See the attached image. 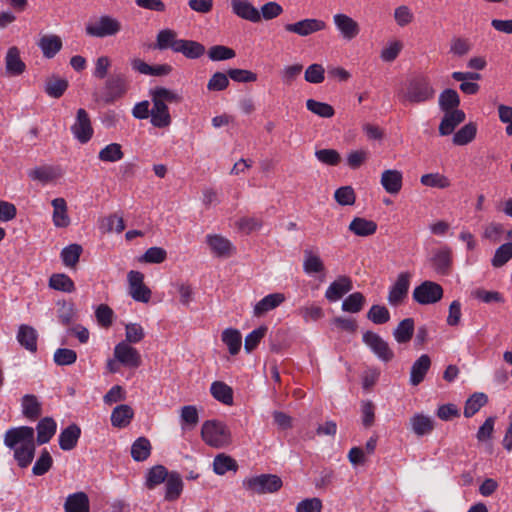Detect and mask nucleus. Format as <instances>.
I'll list each match as a JSON object with an SVG mask.
<instances>
[{
  "label": "nucleus",
  "instance_id": "1a4fd4ad",
  "mask_svg": "<svg viewBox=\"0 0 512 512\" xmlns=\"http://www.w3.org/2000/svg\"><path fill=\"white\" fill-rule=\"evenodd\" d=\"M430 263L434 271L442 276L450 274L453 265V252L448 245L433 250Z\"/></svg>",
  "mask_w": 512,
  "mask_h": 512
},
{
  "label": "nucleus",
  "instance_id": "338daca9",
  "mask_svg": "<svg viewBox=\"0 0 512 512\" xmlns=\"http://www.w3.org/2000/svg\"><path fill=\"white\" fill-rule=\"evenodd\" d=\"M77 359V354L74 350L68 348H59L54 353V361L59 366L71 365Z\"/></svg>",
  "mask_w": 512,
  "mask_h": 512
},
{
  "label": "nucleus",
  "instance_id": "c9c22d12",
  "mask_svg": "<svg viewBox=\"0 0 512 512\" xmlns=\"http://www.w3.org/2000/svg\"><path fill=\"white\" fill-rule=\"evenodd\" d=\"M38 45L44 57L51 59L61 50L62 41L56 35H45L40 39Z\"/></svg>",
  "mask_w": 512,
  "mask_h": 512
},
{
  "label": "nucleus",
  "instance_id": "393cba45",
  "mask_svg": "<svg viewBox=\"0 0 512 512\" xmlns=\"http://www.w3.org/2000/svg\"><path fill=\"white\" fill-rule=\"evenodd\" d=\"M286 297L283 293H272L266 295L254 306V315L259 317L280 306Z\"/></svg>",
  "mask_w": 512,
  "mask_h": 512
},
{
  "label": "nucleus",
  "instance_id": "2eb2a0df",
  "mask_svg": "<svg viewBox=\"0 0 512 512\" xmlns=\"http://www.w3.org/2000/svg\"><path fill=\"white\" fill-rule=\"evenodd\" d=\"M114 356L118 362L128 367L136 368L141 364L139 352L125 341L115 346Z\"/></svg>",
  "mask_w": 512,
  "mask_h": 512
},
{
  "label": "nucleus",
  "instance_id": "4c0bfd02",
  "mask_svg": "<svg viewBox=\"0 0 512 512\" xmlns=\"http://www.w3.org/2000/svg\"><path fill=\"white\" fill-rule=\"evenodd\" d=\"M151 443L146 437L137 438L131 446V457L137 462L145 461L151 454Z\"/></svg>",
  "mask_w": 512,
  "mask_h": 512
},
{
  "label": "nucleus",
  "instance_id": "aec40b11",
  "mask_svg": "<svg viewBox=\"0 0 512 512\" xmlns=\"http://www.w3.org/2000/svg\"><path fill=\"white\" fill-rule=\"evenodd\" d=\"M353 288L352 281L347 276H339L333 281L325 292V297L330 302L338 301Z\"/></svg>",
  "mask_w": 512,
  "mask_h": 512
},
{
  "label": "nucleus",
  "instance_id": "4468645a",
  "mask_svg": "<svg viewBox=\"0 0 512 512\" xmlns=\"http://www.w3.org/2000/svg\"><path fill=\"white\" fill-rule=\"evenodd\" d=\"M363 342L383 361H390L394 353L389 345L378 334L367 331L363 334Z\"/></svg>",
  "mask_w": 512,
  "mask_h": 512
},
{
  "label": "nucleus",
  "instance_id": "603ef678",
  "mask_svg": "<svg viewBox=\"0 0 512 512\" xmlns=\"http://www.w3.org/2000/svg\"><path fill=\"white\" fill-rule=\"evenodd\" d=\"M476 132L477 129L475 124L468 123L454 134L453 143L459 146L466 145L475 138Z\"/></svg>",
  "mask_w": 512,
  "mask_h": 512
},
{
  "label": "nucleus",
  "instance_id": "b1692460",
  "mask_svg": "<svg viewBox=\"0 0 512 512\" xmlns=\"http://www.w3.org/2000/svg\"><path fill=\"white\" fill-rule=\"evenodd\" d=\"M206 242L217 257H229L232 254V243L221 235H207Z\"/></svg>",
  "mask_w": 512,
  "mask_h": 512
},
{
  "label": "nucleus",
  "instance_id": "69168bd1",
  "mask_svg": "<svg viewBox=\"0 0 512 512\" xmlns=\"http://www.w3.org/2000/svg\"><path fill=\"white\" fill-rule=\"evenodd\" d=\"M212 396L226 405L233 403V391L230 386H210Z\"/></svg>",
  "mask_w": 512,
  "mask_h": 512
},
{
  "label": "nucleus",
  "instance_id": "72a5a7b5",
  "mask_svg": "<svg viewBox=\"0 0 512 512\" xmlns=\"http://www.w3.org/2000/svg\"><path fill=\"white\" fill-rule=\"evenodd\" d=\"M431 366L430 357L427 354L421 355L412 365L410 372L411 384H420Z\"/></svg>",
  "mask_w": 512,
  "mask_h": 512
},
{
  "label": "nucleus",
  "instance_id": "5701e85b",
  "mask_svg": "<svg viewBox=\"0 0 512 512\" xmlns=\"http://www.w3.org/2000/svg\"><path fill=\"white\" fill-rule=\"evenodd\" d=\"M403 175L395 169L385 170L381 175V185L384 190L392 195L400 192L402 188Z\"/></svg>",
  "mask_w": 512,
  "mask_h": 512
},
{
  "label": "nucleus",
  "instance_id": "e2e57ef3",
  "mask_svg": "<svg viewBox=\"0 0 512 512\" xmlns=\"http://www.w3.org/2000/svg\"><path fill=\"white\" fill-rule=\"evenodd\" d=\"M167 252L161 247H151L141 257V261L145 263L159 264L166 260Z\"/></svg>",
  "mask_w": 512,
  "mask_h": 512
},
{
  "label": "nucleus",
  "instance_id": "774afa93",
  "mask_svg": "<svg viewBox=\"0 0 512 512\" xmlns=\"http://www.w3.org/2000/svg\"><path fill=\"white\" fill-rule=\"evenodd\" d=\"M144 329L138 323H129L125 326V337L129 343H139L144 338Z\"/></svg>",
  "mask_w": 512,
  "mask_h": 512
},
{
  "label": "nucleus",
  "instance_id": "79ce46f5",
  "mask_svg": "<svg viewBox=\"0 0 512 512\" xmlns=\"http://www.w3.org/2000/svg\"><path fill=\"white\" fill-rule=\"evenodd\" d=\"M439 107L444 111L458 110L460 97L454 89H445L439 95Z\"/></svg>",
  "mask_w": 512,
  "mask_h": 512
},
{
  "label": "nucleus",
  "instance_id": "bb28decb",
  "mask_svg": "<svg viewBox=\"0 0 512 512\" xmlns=\"http://www.w3.org/2000/svg\"><path fill=\"white\" fill-rule=\"evenodd\" d=\"M175 53H181L188 59H198L205 53V46L194 40L181 39L178 41Z\"/></svg>",
  "mask_w": 512,
  "mask_h": 512
},
{
  "label": "nucleus",
  "instance_id": "9d476101",
  "mask_svg": "<svg viewBox=\"0 0 512 512\" xmlns=\"http://www.w3.org/2000/svg\"><path fill=\"white\" fill-rule=\"evenodd\" d=\"M326 28V23L321 19L305 18L295 23H288L284 25L287 32L297 34L301 37L309 36L313 33L322 31Z\"/></svg>",
  "mask_w": 512,
  "mask_h": 512
},
{
  "label": "nucleus",
  "instance_id": "8fccbe9b",
  "mask_svg": "<svg viewBox=\"0 0 512 512\" xmlns=\"http://www.w3.org/2000/svg\"><path fill=\"white\" fill-rule=\"evenodd\" d=\"M420 183L424 186L438 189H446L451 185L449 178L438 172L422 175Z\"/></svg>",
  "mask_w": 512,
  "mask_h": 512
},
{
  "label": "nucleus",
  "instance_id": "bf43d9fd",
  "mask_svg": "<svg viewBox=\"0 0 512 512\" xmlns=\"http://www.w3.org/2000/svg\"><path fill=\"white\" fill-rule=\"evenodd\" d=\"M512 258V243L508 242L496 249L492 259L494 267H501Z\"/></svg>",
  "mask_w": 512,
  "mask_h": 512
},
{
  "label": "nucleus",
  "instance_id": "5fc2aeb1",
  "mask_svg": "<svg viewBox=\"0 0 512 512\" xmlns=\"http://www.w3.org/2000/svg\"><path fill=\"white\" fill-rule=\"evenodd\" d=\"M49 286L63 292H73L75 285L72 279L65 274H53L49 279Z\"/></svg>",
  "mask_w": 512,
  "mask_h": 512
},
{
  "label": "nucleus",
  "instance_id": "58836bf2",
  "mask_svg": "<svg viewBox=\"0 0 512 512\" xmlns=\"http://www.w3.org/2000/svg\"><path fill=\"white\" fill-rule=\"evenodd\" d=\"M22 412L30 420H36L41 415V403L36 396L28 394L22 398Z\"/></svg>",
  "mask_w": 512,
  "mask_h": 512
},
{
  "label": "nucleus",
  "instance_id": "2f4dec72",
  "mask_svg": "<svg viewBox=\"0 0 512 512\" xmlns=\"http://www.w3.org/2000/svg\"><path fill=\"white\" fill-rule=\"evenodd\" d=\"M37 430V443L39 445L48 443L51 438L55 435L57 430V424L51 417H45L41 419L36 427Z\"/></svg>",
  "mask_w": 512,
  "mask_h": 512
},
{
  "label": "nucleus",
  "instance_id": "f257e3e1",
  "mask_svg": "<svg viewBox=\"0 0 512 512\" xmlns=\"http://www.w3.org/2000/svg\"><path fill=\"white\" fill-rule=\"evenodd\" d=\"M4 444L14 450V458L18 466L26 468L35 455V431L29 426L10 428L5 432Z\"/></svg>",
  "mask_w": 512,
  "mask_h": 512
},
{
  "label": "nucleus",
  "instance_id": "6e6552de",
  "mask_svg": "<svg viewBox=\"0 0 512 512\" xmlns=\"http://www.w3.org/2000/svg\"><path fill=\"white\" fill-rule=\"evenodd\" d=\"M71 132L74 138L81 144L91 140L94 134L91 119L87 111L83 108L77 110L75 122L71 126Z\"/></svg>",
  "mask_w": 512,
  "mask_h": 512
},
{
  "label": "nucleus",
  "instance_id": "4d7b16f0",
  "mask_svg": "<svg viewBox=\"0 0 512 512\" xmlns=\"http://www.w3.org/2000/svg\"><path fill=\"white\" fill-rule=\"evenodd\" d=\"M306 107L312 113L323 118H330L335 113L334 108L331 105L314 99H308L306 101Z\"/></svg>",
  "mask_w": 512,
  "mask_h": 512
},
{
  "label": "nucleus",
  "instance_id": "ddd939ff",
  "mask_svg": "<svg viewBox=\"0 0 512 512\" xmlns=\"http://www.w3.org/2000/svg\"><path fill=\"white\" fill-rule=\"evenodd\" d=\"M126 92V81L123 75L114 74L107 78L104 86L103 100L105 103H113Z\"/></svg>",
  "mask_w": 512,
  "mask_h": 512
},
{
  "label": "nucleus",
  "instance_id": "f03ea898",
  "mask_svg": "<svg viewBox=\"0 0 512 512\" xmlns=\"http://www.w3.org/2000/svg\"><path fill=\"white\" fill-rule=\"evenodd\" d=\"M150 96L153 104L151 108V124L157 128L168 127L171 124L168 104L181 102V95L164 87H155L150 90Z\"/></svg>",
  "mask_w": 512,
  "mask_h": 512
},
{
  "label": "nucleus",
  "instance_id": "7ed1b4c3",
  "mask_svg": "<svg viewBox=\"0 0 512 512\" xmlns=\"http://www.w3.org/2000/svg\"><path fill=\"white\" fill-rule=\"evenodd\" d=\"M435 92L430 79L427 76L419 75L408 81L401 96L403 102L421 104L432 100Z\"/></svg>",
  "mask_w": 512,
  "mask_h": 512
},
{
  "label": "nucleus",
  "instance_id": "20e7f679",
  "mask_svg": "<svg viewBox=\"0 0 512 512\" xmlns=\"http://www.w3.org/2000/svg\"><path fill=\"white\" fill-rule=\"evenodd\" d=\"M201 436L206 444L215 448L225 447L231 440L228 427L217 420L205 421L201 428Z\"/></svg>",
  "mask_w": 512,
  "mask_h": 512
},
{
  "label": "nucleus",
  "instance_id": "864d4df0",
  "mask_svg": "<svg viewBox=\"0 0 512 512\" xmlns=\"http://www.w3.org/2000/svg\"><path fill=\"white\" fill-rule=\"evenodd\" d=\"M365 301L362 293L354 292L342 302V310L349 313H358L362 310Z\"/></svg>",
  "mask_w": 512,
  "mask_h": 512
},
{
  "label": "nucleus",
  "instance_id": "0e129e2a",
  "mask_svg": "<svg viewBox=\"0 0 512 512\" xmlns=\"http://www.w3.org/2000/svg\"><path fill=\"white\" fill-rule=\"evenodd\" d=\"M266 332V326H260L259 328L250 332L245 338V350L247 352H251L253 349H255L258 346L261 339L265 336Z\"/></svg>",
  "mask_w": 512,
  "mask_h": 512
},
{
  "label": "nucleus",
  "instance_id": "423d86ee",
  "mask_svg": "<svg viewBox=\"0 0 512 512\" xmlns=\"http://www.w3.org/2000/svg\"><path fill=\"white\" fill-rule=\"evenodd\" d=\"M121 30V23L108 15L99 17L98 19L86 25V34L92 37L104 38L114 36Z\"/></svg>",
  "mask_w": 512,
  "mask_h": 512
},
{
  "label": "nucleus",
  "instance_id": "f704fd0d",
  "mask_svg": "<svg viewBox=\"0 0 512 512\" xmlns=\"http://www.w3.org/2000/svg\"><path fill=\"white\" fill-rule=\"evenodd\" d=\"M349 230L357 236L367 237L377 230L376 222L361 217H355L349 224Z\"/></svg>",
  "mask_w": 512,
  "mask_h": 512
},
{
  "label": "nucleus",
  "instance_id": "0eeeda50",
  "mask_svg": "<svg viewBox=\"0 0 512 512\" xmlns=\"http://www.w3.org/2000/svg\"><path fill=\"white\" fill-rule=\"evenodd\" d=\"M443 288L440 284L426 280L413 290V300L421 305H430L439 302L443 297Z\"/></svg>",
  "mask_w": 512,
  "mask_h": 512
},
{
  "label": "nucleus",
  "instance_id": "473e14b6",
  "mask_svg": "<svg viewBox=\"0 0 512 512\" xmlns=\"http://www.w3.org/2000/svg\"><path fill=\"white\" fill-rule=\"evenodd\" d=\"M58 170L53 166H39L28 171V176L34 181L40 182L42 185H46L56 178L59 177Z\"/></svg>",
  "mask_w": 512,
  "mask_h": 512
},
{
  "label": "nucleus",
  "instance_id": "c85d7f7f",
  "mask_svg": "<svg viewBox=\"0 0 512 512\" xmlns=\"http://www.w3.org/2000/svg\"><path fill=\"white\" fill-rule=\"evenodd\" d=\"M183 490V480L178 472H170V475L165 480V500H177Z\"/></svg>",
  "mask_w": 512,
  "mask_h": 512
},
{
  "label": "nucleus",
  "instance_id": "13d9d810",
  "mask_svg": "<svg viewBox=\"0 0 512 512\" xmlns=\"http://www.w3.org/2000/svg\"><path fill=\"white\" fill-rule=\"evenodd\" d=\"M53 459L50 455V453L44 449L39 458L36 460L32 472L36 476H42L46 474L52 467Z\"/></svg>",
  "mask_w": 512,
  "mask_h": 512
},
{
  "label": "nucleus",
  "instance_id": "e433bc0d",
  "mask_svg": "<svg viewBox=\"0 0 512 512\" xmlns=\"http://www.w3.org/2000/svg\"><path fill=\"white\" fill-rule=\"evenodd\" d=\"M179 40L174 30L163 29L157 34L155 47L159 50L171 49L175 52Z\"/></svg>",
  "mask_w": 512,
  "mask_h": 512
},
{
  "label": "nucleus",
  "instance_id": "c03bdc74",
  "mask_svg": "<svg viewBox=\"0 0 512 512\" xmlns=\"http://www.w3.org/2000/svg\"><path fill=\"white\" fill-rule=\"evenodd\" d=\"M170 475L168 470L163 465L153 466L146 475V486L148 489H154L156 486L165 482Z\"/></svg>",
  "mask_w": 512,
  "mask_h": 512
},
{
  "label": "nucleus",
  "instance_id": "680f3d73",
  "mask_svg": "<svg viewBox=\"0 0 512 512\" xmlns=\"http://www.w3.org/2000/svg\"><path fill=\"white\" fill-rule=\"evenodd\" d=\"M208 57L212 61L228 60L235 57V51L223 45H215L209 49Z\"/></svg>",
  "mask_w": 512,
  "mask_h": 512
},
{
  "label": "nucleus",
  "instance_id": "39448f33",
  "mask_svg": "<svg viewBox=\"0 0 512 512\" xmlns=\"http://www.w3.org/2000/svg\"><path fill=\"white\" fill-rule=\"evenodd\" d=\"M243 487L252 494L274 493L282 487V480L277 475L261 474L245 478Z\"/></svg>",
  "mask_w": 512,
  "mask_h": 512
},
{
  "label": "nucleus",
  "instance_id": "ea45409f",
  "mask_svg": "<svg viewBox=\"0 0 512 512\" xmlns=\"http://www.w3.org/2000/svg\"><path fill=\"white\" fill-rule=\"evenodd\" d=\"M133 417V410L128 405H119L111 414V423L114 427H126Z\"/></svg>",
  "mask_w": 512,
  "mask_h": 512
},
{
  "label": "nucleus",
  "instance_id": "9b49d317",
  "mask_svg": "<svg viewBox=\"0 0 512 512\" xmlns=\"http://www.w3.org/2000/svg\"><path fill=\"white\" fill-rule=\"evenodd\" d=\"M127 278L130 296L135 301L147 303L151 298V291L143 282L144 275L139 271L131 270Z\"/></svg>",
  "mask_w": 512,
  "mask_h": 512
},
{
  "label": "nucleus",
  "instance_id": "4be33fe9",
  "mask_svg": "<svg viewBox=\"0 0 512 512\" xmlns=\"http://www.w3.org/2000/svg\"><path fill=\"white\" fill-rule=\"evenodd\" d=\"M81 436V429L77 424H70L68 427L63 429L58 437L59 446L64 451H70L74 449Z\"/></svg>",
  "mask_w": 512,
  "mask_h": 512
},
{
  "label": "nucleus",
  "instance_id": "6e6d98bb",
  "mask_svg": "<svg viewBox=\"0 0 512 512\" xmlns=\"http://www.w3.org/2000/svg\"><path fill=\"white\" fill-rule=\"evenodd\" d=\"M471 297L486 304L503 302L501 293L497 291H488L483 288H476L472 290Z\"/></svg>",
  "mask_w": 512,
  "mask_h": 512
},
{
  "label": "nucleus",
  "instance_id": "a211bd4d",
  "mask_svg": "<svg viewBox=\"0 0 512 512\" xmlns=\"http://www.w3.org/2000/svg\"><path fill=\"white\" fill-rule=\"evenodd\" d=\"M232 12L244 20L258 23L261 20L260 11L248 0H231Z\"/></svg>",
  "mask_w": 512,
  "mask_h": 512
},
{
  "label": "nucleus",
  "instance_id": "a18cd8bd",
  "mask_svg": "<svg viewBox=\"0 0 512 512\" xmlns=\"http://www.w3.org/2000/svg\"><path fill=\"white\" fill-rule=\"evenodd\" d=\"M413 333L414 320L412 318H406L398 324L393 335L398 343H407L411 340Z\"/></svg>",
  "mask_w": 512,
  "mask_h": 512
},
{
  "label": "nucleus",
  "instance_id": "cd10ccee",
  "mask_svg": "<svg viewBox=\"0 0 512 512\" xmlns=\"http://www.w3.org/2000/svg\"><path fill=\"white\" fill-rule=\"evenodd\" d=\"M37 338V331L33 327L26 324L20 325L17 340L21 346L30 352H35L37 350Z\"/></svg>",
  "mask_w": 512,
  "mask_h": 512
},
{
  "label": "nucleus",
  "instance_id": "dca6fc26",
  "mask_svg": "<svg viewBox=\"0 0 512 512\" xmlns=\"http://www.w3.org/2000/svg\"><path fill=\"white\" fill-rule=\"evenodd\" d=\"M333 22L345 40L354 39L360 32L359 24L346 14H335L333 16Z\"/></svg>",
  "mask_w": 512,
  "mask_h": 512
},
{
  "label": "nucleus",
  "instance_id": "09e8293b",
  "mask_svg": "<svg viewBox=\"0 0 512 512\" xmlns=\"http://www.w3.org/2000/svg\"><path fill=\"white\" fill-rule=\"evenodd\" d=\"M237 469V462L228 455L219 454L214 458L213 470L217 475H224L228 471H236Z\"/></svg>",
  "mask_w": 512,
  "mask_h": 512
},
{
  "label": "nucleus",
  "instance_id": "37998d69",
  "mask_svg": "<svg viewBox=\"0 0 512 512\" xmlns=\"http://www.w3.org/2000/svg\"><path fill=\"white\" fill-rule=\"evenodd\" d=\"M488 401L486 394L476 392L472 394L465 403L464 416L470 418L475 415Z\"/></svg>",
  "mask_w": 512,
  "mask_h": 512
},
{
  "label": "nucleus",
  "instance_id": "c756f323",
  "mask_svg": "<svg viewBox=\"0 0 512 512\" xmlns=\"http://www.w3.org/2000/svg\"><path fill=\"white\" fill-rule=\"evenodd\" d=\"M53 206L52 220L58 228L67 227L70 224V218L67 213V204L64 198H55L51 202Z\"/></svg>",
  "mask_w": 512,
  "mask_h": 512
},
{
  "label": "nucleus",
  "instance_id": "a878e982",
  "mask_svg": "<svg viewBox=\"0 0 512 512\" xmlns=\"http://www.w3.org/2000/svg\"><path fill=\"white\" fill-rule=\"evenodd\" d=\"M65 512H89V498L84 492L70 494L64 503Z\"/></svg>",
  "mask_w": 512,
  "mask_h": 512
},
{
  "label": "nucleus",
  "instance_id": "49530a36",
  "mask_svg": "<svg viewBox=\"0 0 512 512\" xmlns=\"http://www.w3.org/2000/svg\"><path fill=\"white\" fill-rule=\"evenodd\" d=\"M67 88L68 81L57 76L48 78L45 84V92L53 98H60Z\"/></svg>",
  "mask_w": 512,
  "mask_h": 512
},
{
  "label": "nucleus",
  "instance_id": "7c9ffc66",
  "mask_svg": "<svg viewBox=\"0 0 512 512\" xmlns=\"http://www.w3.org/2000/svg\"><path fill=\"white\" fill-rule=\"evenodd\" d=\"M412 431L418 436L430 434L434 429V421L430 416L424 414H415L410 418Z\"/></svg>",
  "mask_w": 512,
  "mask_h": 512
},
{
  "label": "nucleus",
  "instance_id": "f8f14e48",
  "mask_svg": "<svg viewBox=\"0 0 512 512\" xmlns=\"http://www.w3.org/2000/svg\"><path fill=\"white\" fill-rule=\"evenodd\" d=\"M411 274L409 272H401L395 283L390 287L388 293V303L392 306H398L403 303L408 295Z\"/></svg>",
  "mask_w": 512,
  "mask_h": 512
},
{
  "label": "nucleus",
  "instance_id": "3c124183",
  "mask_svg": "<svg viewBox=\"0 0 512 512\" xmlns=\"http://www.w3.org/2000/svg\"><path fill=\"white\" fill-rule=\"evenodd\" d=\"M124 157L122 147L118 143H110L98 153L99 160L103 162H117Z\"/></svg>",
  "mask_w": 512,
  "mask_h": 512
},
{
  "label": "nucleus",
  "instance_id": "f3484780",
  "mask_svg": "<svg viewBox=\"0 0 512 512\" xmlns=\"http://www.w3.org/2000/svg\"><path fill=\"white\" fill-rule=\"evenodd\" d=\"M26 70V64L21 59L20 50L12 46L7 50L5 56V72L9 77H15L23 74Z\"/></svg>",
  "mask_w": 512,
  "mask_h": 512
},
{
  "label": "nucleus",
  "instance_id": "052dcab7",
  "mask_svg": "<svg viewBox=\"0 0 512 512\" xmlns=\"http://www.w3.org/2000/svg\"><path fill=\"white\" fill-rule=\"evenodd\" d=\"M367 318L374 324H384L390 320V312L385 306L373 305L367 313Z\"/></svg>",
  "mask_w": 512,
  "mask_h": 512
},
{
  "label": "nucleus",
  "instance_id": "6ab92c4d",
  "mask_svg": "<svg viewBox=\"0 0 512 512\" xmlns=\"http://www.w3.org/2000/svg\"><path fill=\"white\" fill-rule=\"evenodd\" d=\"M303 271L309 276L325 272L324 262L317 251L310 248L304 250Z\"/></svg>",
  "mask_w": 512,
  "mask_h": 512
},
{
  "label": "nucleus",
  "instance_id": "de8ad7c7",
  "mask_svg": "<svg viewBox=\"0 0 512 512\" xmlns=\"http://www.w3.org/2000/svg\"><path fill=\"white\" fill-rule=\"evenodd\" d=\"M82 247L79 244H70L64 247L61 251V259L65 266L73 268L79 262L82 254Z\"/></svg>",
  "mask_w": 512,
  "mask_h": 512
},
{
  "label": "nucleus",
  "instance_id": "a19ab883",
  "mask_svg": "<svg viewBox=\"0 0 512 512\" xmlns=\"http://www.w3.org/2000/svg\"><path fill=\"white\" fill-rule=\"evenodd\" d=\"M221 339L228 347L231 355H236L241 348L242 336L237 329L227 328L222 332Z\"/></svg>",
  "mask_w": 512,
  "mask_h": 512
},
{
  "label": "nucleus",
  "instance_id": "412c9836",
  "mask_svg": "<svg viewBox=\"0 0 512 512\" xmlns=\"http://www.w3.org/2000/svg\"><path fill=\"white\" fill-rule=\"evenodd\" d=\"M444 116L439 125V134L447 136L453 133L455 128L465 120V113L458 110L444 111Z\"/></svg>",
  "mask_w": 512,
  "mask_h": 512
}]
</instances>
